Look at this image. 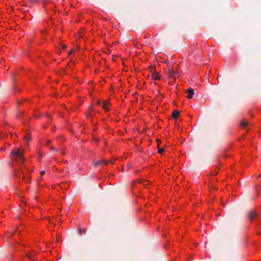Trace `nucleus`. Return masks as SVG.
<instances>
[{"instance_id": "1", "label": "nucleus", "mask_w": 261, "mask_h": 261, "mask_svg": "<svg viewBox=\"0 0 261 261\" xmlns=\"http://www.w3.org/2000/svg\"><path fill=\"white\" fill-rule=\"evenodd\" d=\"M23 151L20 148H14L11 153L12 158L17 162H23L24 160Z\"/></svg>"}, {"instance_id": "2", "label": "nucleus", "mask_w": 261, "mask_h": 261, "mask_svg": "<svg viewBox=\"0 0 261 261\" xmlns=\"http://www.w3.org/2000/svg\"><path fill=\"white\" fill-rule=\"evenodd\" d=\"M247 217L250 220L257 218L258 214L255 211H249L247 213Z\"/></svg>"}, {"instance_id": "3", "label": "nucleus", "mask_w": 261, "mask_h": 261, "mask_svg": "<svg viewBox=\"0 0 261 261\" xmlns=\"http://www.w3.org/2000/svg\"><path fill=\"white\" fill-rule=\"evenodd\" d=\"M186 92L188 93V95H187V98L189 99H191L193 98V96L194 94V90L192 88L188 89L186 90Z\"/></svg>"}, {"instance_id": "4", "label": "nucleus", "mask_w": 261, "mask_h": 261, "mask_svg": "<svg viewBox=\"0 0 261 261\" xmlns=\"http://www.w3.org/2000/svg\"><path fill=\"white\" fill-rule=\"evenodd\" d=\"M111 162H112L111 161H106L105 160H101V161H97V162H95L94 163V166H97L102 164H105L106 165H107L108 163H111Z\"/></svg>"}, {"instance_id": "5", "label": "nucleus", "mask_w": 261, "mask_h": 261, "mask_svg": "<svg viewBox=\"0 0 261 261\" xmlns=\"http://www.w3.org/2000/svg\"><path fill=\"white\" fill-rule=\"evenodd\" d=\"M177 73L175 71L173 70L172 69H169L168 71V76L170 77H173L175 79V75Z\"/></svg>"}, {"instance_id": "6", "label": "nucleus", "mask_w": 261, "mask_h": 261, "mask_svg": "<svg viewBox=\"0 0 261 261\" xmlns=\"http://www.w3.org/2000/svg\"><path fill=\"white\" fill-rule=\"evenodd\" d=\"M179 115V112L177 110H174L172 112V116L176 119Z\"/></svg>"}, {"instance_id": "7", "label": "nucleus", "mask_w": 261, "mask_h": 261, "mask_svg": "<svg viewBox=\"0 0 261 261\" xmlns=\"http://www.w3.org/2000/svg\"><path fill=\"white\" fill-rule=\"evenodd\" d=\"M152 79L154 80H159L160 79V77L158 75V74L157 72H153L152 74Z\"/></svg>"}, {"instance_id": "8", "label": "nucleus", "mask_w": 261, "mask_h": 261, "mask_svg": "<svg viewBox=\"0 0 261 261\" xmlns=\"http://www.w3.org/2000/svg\"><path fill=\"white\" fill-rule=\"evenodd\" d=\"M241 124L242 127H245L248 125V122L247 120H244L242 121Z\"/></svg>"}, {"instance_id": "9", "label": "nucleus", "mask_w": 261, "mask_h": 261, "mask_svg": "<svg viewBox=\"0 0 261 261\" xmlns=\"http://www.w3.org/2000/svg\"><path fill=\"white\" fill-rule=\"evenodd\" d=\"M24 140L28 141L31 140V137L29 135H26L23 137Z\"/></svg>"}, {"instance_id": "10", "label": "nucleus", "mask_w": 261, "mask_h": 261, "mask_svg": "<svg viewBox=\"0 0 261 261\" xmlns=\"http://www.w3.org/2000/svg\"><path fill=\"white\" fill-rule=\"evenodd\" d=\"M27 256H28V258H29L31 260H34L35 259L34 257L33 256V255L30 254V253H27Z\"/></svg>"}, {"instance_id": "11", "label": "nucleus", "mask_w": 261, "mask_h": 261, "mask_svg": "<svg viewBox=\"0 0 261 261\" xmlns=\"http://www.w3.org/2000/svg\"><path fill=\"white\" fill-rule=\"evenodd\" d=\"M159 150L158 152L159 153H162L164 151V148H160V147H158Z\"/></svg>"}, {"instance_id": "12", "label": "nucleus", "mask_w": 261, "mask_h": 261, "mask_svg": "<svg viewBox=\"0 0 261 261\" xmlns=\"http://www.w3.org/2000/svg\"><path fill=\"white\" fill-rule=\"evenodd\" d=\"M79 232L81 235H83V234L86 233V230L83 229H81Z\"/></svg>"}, {"instance_id": "13", "label": "nucleus", "mask_w": 261, "mask_h": 261, "mask_svg": "<svg viewBox=\"0 0 261 261\" xmlns=\"http://www.w3.org/2000/svg\"><path fill=\"white\" fill-rule=\"evenodd\" d=\"M156 142H157V143H158V147H159L160 146V143H161V140H160L159 139H156Z\"/></svg>"}, {"instance_id": "14", "label": "nucleus", "mask_w": 261, "mask_h": 261, "mask_svg": "<svg viewBox=\"0 0 261 261\" xmlns=\"http://www.w3.org/2000/svg\"><path fill=\"white\" fill-rule=\"evenodd\" d=\"M108 105V103L106 102H105L102 105V108L105 109H107L106 106Z\"/></svg>"}, {"instance_id": "15", "label": "nucleus", "mask_w": 261, "mask_h": 261, "mask_svg": "<svg viewBox=\"0 0 261 261\" xmlns=\"http://www.w3.org/2000/svg\"><path fill=\"white\" fill-rule=\"evenodd\" d=\"M50 150L51 151H57V150L56 148H55L53 146H50Z\"/></svg>"}, {"instance_id": "16", "label": "nucleus", "mask_w": 261, "mask_h": 261, "mask_svg": "<svg viewBox=\"0 0 261 261\" xmlns=\"http://www.w3.org/2000/svg\"><path fill=\"white\" fill-rule=\"evenodd\" d=\"M40 174H41V175H44L45 174V172L44 171H41L40 172Z\"/></svg>"}, {"instance_id": "17", "label": "nucleus", "mask_w": 261, "mask_h": 261, "mask_svg": "<svg viewBox=\"0 0 261 261\" xmlns=\"http://www.w3.org/2000/svg\"><path fill=\"white\" fill-rule=\"evenodd\" d=\"M62 48H63V49H65L66 48V46L65 45H62Z\"/></svg>"}, {"instance_id": "18", "label": "nucleus", "mask_w": 261, "mask_h": 261, "mask_svg": "<svg viewBox=\"0 0 261 261\" xmlns=\"http://www.w3.org/2000/svg\"><path fill=\"white\" fill-rule=\"evenodd\" d=\"M72 52H73V51L71 50H70V51L69 52L68 54H69V55H71V54L72 53Z\"/></svg>"}, {"instance_id": "19", "label": "nucleus", "mask_w": 261, "mask_h": 261, "mask_svg": "<svg viewBox=\"0 0 261 261\" xmlns=\"http://www.w3.org/2000/svg\"><path fill=\"white\" fill-rule=\"evenodd\" d=\"M13 90H14V91L16 90V87H15V86H14V87H13Z\"/></svg>"}, {"instance_id": "20", "label": "nucleus", "mask_w": 261, "mask_h": 261, "mask_svg": "<svg viewBox=\"0 0 261 261\" xmlns=\"http://www.w3.org/2000/svg\"><path fill=\"white\" fill-rule=\"evenodd\" d=\"M50 143V140H48V141H47V144H49V143Z\"/></svg>"}, {"instance_id": "21", "label": "nucleus", "mask_w": 261, "mask_h": 261, "mask_svg": "<svg viewBox=\"0 0 261 261\" xmlns=\"http://www.w3.org/2000/svg\"><path fill=\"white\" fill-rule=\"evenodd\" d=\"M62 154H65V152H64V151H62Z\"/></svg>"}, {"instance_id": "22", "label": "nucleus", "mask_w": 261, "mask_h": 261, "mask_svg": "<svg viewBox=\"0 0 261 261\" xmlns=\"http://www.w3.org/2000/svg\"><path fill=\"white\" fill-rule=\"evenodd\" d=\"M28 182H29V183H30V182H31V179H29Z\"/></svg>"}, {"instance_id": "23", "label": "nucleus", "mask_w": 261, "mask_h": 261, "mask_svg": "<svg viewBox=\"0 0 261 261\" xmlns=\"http://www.w3.org/2000/svg\"><path fill=\"white\" fill-rule=\"evenodd\" d=\"M97 103V105H99V103H100V101H98Z\"/></svg>"}]
</instances>
